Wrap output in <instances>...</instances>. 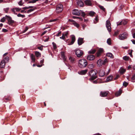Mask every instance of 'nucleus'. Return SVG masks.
Returning <instances> with one entry per match:
<instances>
[{"instance_id":"nucleus-1","label":"nucleus","mask_w":135,"mask_h":135,"mask_svg":"<svg viewBox=\"0 0 135 135\" xmlns=\"http://www.w3.org/2000/svg\"><path fill=\"white\" fill-rule=\"evenodd\" d=\"M97 71L95 70H91L89 72V75L91 76L89 80L90 81L93 80L97 78Z\"/></svg>"},{"instance_id":"nucleus-2","label":"nucleus","mask_w":135,"mask_h":135,"mask_svg":"<svg viewBox=\"0 0 135 135\" xmlns=\"http://www.w3.org/2000/svg\"><path fill=\"white\" fill-rule=\"evenodd\" d=\"M88 65L87 60L84 59H81L79 60L78 62V66L81 68L83 69Z\"/></svg>"},{"instance_id":"nucleus-3","label":"nucleus","mask_w":135,"mask_h":135,"mask_svg":"<svg viewBox=\"0 0 135 135\" xmlns=\"http://www.w3.org/2000/svg\"><path fill=\"white\" fill-rule=\"evenodd\" d=\"M6 20L7 21V23L8 25L10 26H12L13 24H15L16 22L12 20L11 17L9 16L6 15Z\"/></svg>"},{"instance_id":"nucleus-4","label":"nucleus","mask_w":135,"mask_h":135,"mask_svg":"<svg viewBox=\"0 0 135 135\" xmlns=\"http://www.w3.org/2000/svg\"><path fill=\"white\" fill-rule=\"evenodd\" d=\"M63 9V5L61 4H58L56 6V12L57 13H61Z\"/></svg>"},{"instance_id":"nucleus-5","label":"nucleus","mask_w":135,"mask_h":135,"mask_svg":"<svg viewBox=\"0 0 135 135\" xmlns=\"http://www.w3.org/2000/svg\"><path fill=\"white\" fill-rule=\"evenodd\" d=\"M75 53L77 56L79 58L80 57L84 54L83 51L79 49L76 50Z\"/></svg>"},{"instance_id":"nucleus-6","label":"nucleus","mask_w":135,"mask_h":135,"mask_svg":"<svg viewBox=\"0 0 135 135\" xmlns=\"http://www.w3.org/2000/svg\"><path fill=\"white\" fill-rule=\"evenodd\" d=\"M128 34L127 33H123L122 34L120 35L119 36V38L120 40H123L127 38Z\"/></svg>"},{"instance_id":"nucleus-7","label":"nucleus","mask_w":135,"mask_h":135,"mask_svg":"<svg viewBox=\"0 0 135 135\" xmlns=\"http://www.w3.org/2000/svg\"><path fill=\"white\" fill-rule=\"evenodd\" d=\"M106 26L108 31L110 32L111 31V23H110V21L108 20L106 21Z\"/></svg>"},{"instance_id":"nucleus-8","label":"nucleus","mask_w":135,"mask_h":135,"mask_svg":"<svg viewBox=\"0 0 135 135\" xmlns=\"http://www.w3.org/2000/svg\"><path fill=\"white\" fill-rule=\"evenodd\" d=\"M109 93L108 91H101L100 93V96L102 97H105L108 96Z\"/></svg>"},{"instance_id":"nucleus-9","label":"nucleus","mask_w":135,"mask_h":135,"mask_svg":"<svg viewBox=\"0 0 135 135\" xmlns=\"http://www.w3.org/2000/svg\"><path fill=\"white\" fill-rule=\"evenodd\" d=\"M21 8L19 7H15L11 9V10L12 12L15 14H17V13L15 12V10L17 12H19L20 10H21Z\"/></svg>"},{"instance_id":"nucleus-10","label":"nucleus","mask_w":135,"mask_h":135,"mask_svg":"<svg viewBox=\"0 0 135 135\" xmlns=\"http://www.w3.org/2000/svg\"><path fill=\"white\" fill-rule=\"evenodd\" d=\"M80 10L79 11L78 9H74L72 11V14L74 15L79 16L80 15Z\"/></svg>"},{"instance_id":"nucleus-11","label":"nucleus","mask_w":135,"mask_h":135,"mask_svg":"<svg viewBox=\"0 0 135 135\" xmlns=\"http://www.w3.org/2000/svg\"><path fill=\"white\" fill-rule=\"evenodd\" d=\"M76 3L78 7H83L84 6V3L81 0H77Z\"/></svg>"},{"instance_id":"nucleus-12","label":"nucleus","mask_w":135,"mask_h":135,"mask_svg":"<svg viewBox=\"0 0 135 135\" xmlns=\"http://www.w3.org/2000/svg\"><path fill=\"white\" fill-rule=\"evenodd\" d=\"M103 52V49L100 48L96 54L97 57H99L100 55Z\"/></svg>"},{"instance_id":"nucleus-13","label":"nucleus","mask_w":135,"mask_h":135,"mask_svg":"<svg viewBox=\"0 0 135 135\" xmlns=\"http://www.w3.org/2000/svg\"><path fill=\"white\" fill-rule=\"evenodd\" d=\"M83 39V38L79 37L78 38V43L79 46L81 45L84 43V41Z\"/></svg>"},{"instance_id":"nucleus-14","label":"nucleus","mask_w":135,"mask_h":135,"mask_svg":"<svg viewBox=\"0 0 135 135\" xmlns=\"http://www.w3.org/2000/svg\"><path fill=\"white\" fill-rule=\"evenodd\" d=\"M88 71V70L87 69H86L84 70H82L80 71H79L78 73L80 75H85L86 74Z\"/></svg>"},{"instance_id":"nucleus-15","label":"nucleus","mask_w":135,"mask_h":135,"mask_svg":"<svg viewBox=\"0 0 135 135\" xmlns=\"http://www.w3.org/2000/svg\"><path fill=\"white\" fill-rule=\"evenodd\" d=\"M98 73L100 76L102 77L105 75V72L104 71L102 70H100L98 72Z\"/></svg>"},{"instance_id":"nucleus-16","label":"nucleus","mask_w":135,"mask_h":135,"mask_svg":"<svg viewBox=\"0 0 135 135\" xmlns=\"http://www.w3.org/2000/svg\"><path fill=\"white\" fill-rule=\"evenodd\" d=\"M5 64L6 62L4 60H2L0 63V68H4L5 66Z\"/></svg>"},{"instance_id":"nucleus-17","label":"nucleus","mask_w":135,"mask_h":135,"mask_svg":"<svg viewBox=\"0 0 135 135\" xmlns=\"http://www.w3.org/2000/svg\"><path fill=\"white\" fill-rule=\"evenodd\" d=\"M95 58L94 55H90L88 56L87 57V59L88 60L91 61L94 60Z\"/></svg>"},{"instance_id":"nucleus-18","label":"nucleus","mask_w":135,"mask_h":135,"mask_svg":"<svg viewBox=\"0 0 135 135\" xmlns=\"http://www.w3.org/2000/svg\"><path fill=\"white\" fill-rule=\"evenodd\" d=\"M71 42L69 43V45H71L73 44L75 40V37L74 35H73L71 36Z\"/></svg>"},{"instance_id":"nucleus-19","label":"nucleus","mask_w":135,"mask_h":135,"mask_svg":"<svg viewBox=\"0 0 135 135\" xmlns=\"http://www.w3.org/2000/svg\"><path fill=\"white\" fill-rule=\"evenodd\" d=\"M61 57L62 58L64 61H66L67 57L65 56V52L64 51H61Z\"/></svg>"},{"instance_id":"nucleus-20","label":"nucleus","mask_w":135,"mask_h":135,"mask_svg":"<svg viewBox=\"0 0 135 135\" xmlns=\"http://www.w3.org/2000/svg\"><path fill=\"white\" fill-rule=\"evenodd\" d=\"M122 90L120 89L118 91L116 92L115 93V95L117 97L119 96L122 94Z\"/></svg>"},{"instance_id":"nucleus-21","label":"nucleus","mask_w":135,"mask_h":135,"mask_svg":"<svg viewBox=\"0 0 135 135\" xmlns=\"http://www.w3.org/2000/svg\"><path fill=\"white\" fill-rule=\"evenodd\" d=\"M69 60L72 63H74L75 62V58L72 56H70L69 57Z\"/></svg>"},{"instance_id":"nucleus-22","label":"nucleus","mask_w":135,"mask_h":135,"mask_svg":"<svg viewBox=\"0 0 135 135\" xmlns=\"http://www.w3.org/2000/svg\"><path fill=\"white\" fill-rule=\"evenodd\" d=\"M84 3L85 4L88 6H91L92 3L90 0H86L84 1Z\"/></svg>"},{"instance_id":"nucleus-23","label":"nucleus","mask_w":135,"mask_h":135,"mask_svg":"<svg viewBox=\"0 0 135 135\" xmlns=\"http://www.w3.org/2000/svg\"><path fill=\"white\" fill-rule=\"evenodd\" d=\"M113 79V76L112 75H110L108 76L106 79V82H108L110 81Z\"/></svg>"},{"instance_id":"nucleus-24","label":"nucleus","mask_w":135,"mask_h":135,"mask_svg":"<svg viewBox=\"0 0 135 135\" xmlns=\"http://www.w3.org/2000/svg\"><path fill=\"white\" fill-rule=\"evenodd\" d=\"M30 57L32 60V62H35V56L33 54H31Z\"/></svg>"},{"instance_id":"nucleus-25","label":"nucleus","mask_w":135,"mask_h":135,"mask_svg":"<svg viewBox=\"0 0 135 135\" xmlns=\"http://www.w3.org/2000/svg\"><path fill=\"white\" fill-rule=\"evenodd\" d=\"M97 63L99 66H101L103 64V61L101 59H99L97 61Z\"/></svg>"},{"instance_id":"nucleus-26","label":"nucleus","mask_w":135,"mask_h":135,"mask_svg":"<svg viewBox=\"0 0 135 135\" xmlns=\"http://www.w3.org/2000/svg\"><path fill=\"white\" fill-rule=\"evenodd\" d=\"M131 81L133 82H135V72L133 74L131 78Z\"/></svg>"},{"instance_id":"nucleus-27","label":"nucleus","mask_w":135,"mask_h":135,"mask_svg":"<svg viewBox=\"0 0 135 135\" xmlns=\"http://www.w3.org/2000/svg\"><path fill=\"white\" fill-rule=\"evenodd\" d=\"M35 54L36 57H40L41 56V54L40 53L37 51L35 52Z\"/></svg>"},{"instance_id":"nucleus-28","label":"nucleus","mask_w":135,"mask_h":135,"mask_svg":"<svg viewBox=\"0 0 135 135\" xmlns=\"http://www.w3.org/2000/svg\"><path fill=\"white\" fill-rule=\"evenodd\" d=\"M96 52V50L95 49H92L89 51L88 53L89 54H94Z\"/></svg>"},{"instance_id":"nucleus-29","label":"nucleus","mask_w":135,"mask_h":135,"mask_svg":"<svg viewBox=\"0 0 135 135\" xmlns=\"http://www.w3.org/2000/svg\"><path fill=\"white\" fill-rule=\"evenodd\" d=\"M106 56L108 57H110L111 58H114V56L110 53H108L106 54Z\"/></svg>"},{"instance_id":"nucleus-30","label":"nucleus","mask_w":135,"mask_h":135,"mask_svg":"<svg viewBox=\"0 0 135 135\" xmlns=\"http://www.w3.org/2000/svg\"><path fill=\"white\" fill-rule=\"evenodd\" d=\"M95 13L93 11H91L88 13V15L91 16L93 17L94 16Z\"/></svg>"},{"instance_id":"nucleus-31","label":"nucleus","mask_w":135,"mask_h":135,"mask_svg":"<svg viewBox=\"0 0 135 135\" xmlns=\"http://www.w3.org/2000/svg\"><path fill=\"white\" fill-rule=\"evenodd\" d=\"M107 42L108 45H111L112 42L111 39L110 38H109L107 40Z\"/></svg>"},{"instance_id":"nucleus-32","label":"nucleus","mask_w":135,"mask_h":135,"mask_svg":"<svg viewBox=\"0 0 135 135\" xmlns=\"http://www.w3.org/2000/svg\"><path fill=\"white\" fill-rule=\"evenodd\" d=\"M99 8L103 11L105 12V9L104 8V7L100 5L99 6Z\"/></svg>"},{"instance_id":"nucleus-33","label":"nucleus","mask_w":135,"mask_h":135,"mask_svg":"<svg viewBox=\"0 0 135 135\" xmlns=\"http://www.w3.org/2000/svg\"><path fill=\"white\" fill-rule=\"evenodd\" d=\"M33 7L32 6H29V7H23L22 8V9L24 10H26L27 9L32 8Z\"/></svg>"},{"instance_id":"nucleus-34","label":"nucleus","mask_w":135,"mask_h":135,"mask_svg":"<svg viewBox=\"0 0 135 135\" xmlns=\"http://www.w3.org/2000/svg\"><path fill=\"white\" fill-rule=\"evenodd\" d=\"M129 57L127 56H125L123 57V59L126 61H128L129 60Z\"/></svg>"},{"instance_id":"nucleus-35","label":"nucleus","mask_w":135,"mask_h":135,"mask_svg":"<svg viewBox=\"0 0 135 135\" xmlns=\"http://www.w3.org/2000/svg\"><path fill=\"white\" fill-rule=\"evenodd\" d=\"M17 16L18 17H21L22 18H24L25 17V15H21L20 13H19L17 14Z\"/></svg>"},{"instance_id":"nucleus-36","label":"nucleus","mask_w":135,"mask_h":135,"mask_svg":"<svg viewBox=\"0 0 135 135\" xmlns=\"http://www.w3.org/2000/svg\"><path fill=\"white\" fill-rule=\"evenodd\" d=\"M94 65L93 64H90L88 65V67L90 69H92L94 68Z\"/></svg>"},{"instance_id":"nucleus-37","label":"nucleus","mask_w":135,"mask_h":135,"mask_svg":"<svg viewBox=\"0 0 135 135\" xmlns=\"http://www.w3.org/2000/svg\"><path fill=\"white\" fill-rule=\"evenodd\" d=\"M52 44L53 46V48L54 50H55L57 48L56 45L54 42H52Z\"/></svg>"},{"instance_id":"nucleus-38","label":"nucleus","mask_w":135,"mask_h":135,"mask_svg":"<svg viewBox=\"0 0 135 135\" xmlns=\"http://www.w3.org/2000/svg\"><path fill=\"white\" fill-rule=\"evenodd\" d=\"M73 24L77 28H78L79 26V25L76 22H74L73 23Z\"/></svg>"},{"instance_id":"nucleus-39","label":"nucleus","mask_w":135,"mask_h":135,"mask_svg":"<svg viewBox=\"0 0 135 135\" xmlns=\"http://www.w3.org/2000/svg\"><path fill=\"white\" fill-rule=\"evenodd\" d=\"M119 31L118 30H117L113 34L114 36H116L118 35L119 34Z\"/></svg>"},{"instance_id":"nucleus-40","label":"nucleus","mask_w":135,"mask_h":135,"mask_svg":"<svg viewBox=\"0 0 135 135\" xmlns=\"http://www.w3.org/2000/svg\"><path fill=\"white\" fill-rule=\"evenodd\" d=\"M128 85V83L124 81L123 83V86L126 87Z\"/></svg>"},{"instance_id":"nucleus-41","label":"nucleus","mask_w":135,"mask_h":135,"mask_svg":"<svg viewBox=\"0 0 135 135\" xmlns=\"http://www.w3.org/2000/svg\"><path fill=\"white\" fill-rule=\"evenodd\" d=\"M1 76H0V81H2V80H4L5 79V76L2 75H1Z\"/></svg>"},{"instance_id":"nucleus-42","label":"nucleus","mask_w":135,"mask_h":135,"mask_svg":"<svg viewBox=\"0 0 135 135\" xmlns=\"http://www.w3.org/2000/svg\"><path fill=\"white\" fill-rule=\"evenodd\" d=\"M6 19V17H3L1 19L0 21L2 22H4L5 21Z\"/></svg>"},{"instance_id":"nucleus-43","label":"nucleus","mask_w":135,"mask_h":135,"mask_svg":"<svg viewBox=\"0 0 135 135\" xmlns=\"http://www.w3.org/2000/svg\"><path fill=\"white\" fill-rule=\"evenodd\" d=\"M125 71L124 69H122L120 71V74H123L125 72Z\"/></svg>"},{"instance_id":"nucleus-44","label":"nucleus","mask_w":135,"mask_h":135,"mask_svg":"<svg viewBox=\"0 0 135 135\" xmlns=\"http://www.w3.org/2000/svg\"><path fill=\"white\" fill-rule=\"evenodd\" d=\"M35 8L31 9L28 10L27 12V13H28L30 12L33 11L35 9Z\"/></svg>"},{"instance_id":"nucleus-45","label":"nucleus","mask_w":135,"mask_h":135,"mask_svg":"<svg viewBox=\"0 0 135 135\" xmlns=\"http://www.w3.org/2000/svg\"><path fill=\"white\" fill-rule=\"evenodd\" d=\"M22 0H20V1L18 2V4L20 6H22L23 5V3H22Z\"/></svg>"},{"instance_id":"nucleus-46","label":"nucleus","mask_w":135,"mask_h":135,"mask_svg":"<svg viewBox=\"0 0 135 135\" xmlns=\"http://www.w3.org/2000/svg\"><path fill=\"white\" fill-rule=\"evenodd\" d=\"M37 48L41 50H43V46L41 45L40 46H38L37 47Z\"/></svg>"},{"instance_id":"nucleus-47","label":"nucleus","mask_w":135,"mask_h":135,"mask_svg":"<svg viewBox=\"0 0 135 135\" xmlns=\"http://www.w3.org/2000/svg\"><path fill=\"white\" fill-rule=\"evenodd\" d=\"M107 59L105 58V59H104V61H103V65L107 63Z\"/></svg>"},{"instance_id":"nucleus-48","label":"nucleus","mask_w":135,"mask_h":135,"mask_svg":"<svg viewBox=\"0 0 135 135\" xmlns=\"http://www.w3.org/2000/svg\"><path fill=\"white\" fill-rule=\"evenodd\" d=\"M28 29V27L27 26L26 27L25 29L22 32L23 33L25 32Z\"/></svg>"},{"instance_id":"nucleus-49","label":"nucleus","mask_w":135,"mask_h":135,"mask_svg":"<svg viewBox=\"0 0 135 135\" xmlns=\"http://www.w3.org/2000/svg\"><path fill=\"white\" fill-rule=\"evenodd\" d=\"M4 60H6L7 61H8L9 60V58L8 57L6 56L4 58Z\"/></svg>"},{"instance_id":"nucleus-50","label":"nucleus","mask_w":135,"mask_h":135,"mask_svg":"<svg viewBox=\"0 0 135 135\" xmlns=\"http://www.w3.org/2000/svg\"><path fill=\"white\" fill-rule=\"evenodd\" d=\"M92 82L94 84H97L98 83L97 79L96 80L94 81L92 80Z\"/></svg>"},{"instance_id":"nucleus-51","label":"nucleus","mask_w":135,"mask_h":135,"mask_svg":"<svg viewBox=\"0 0 135 135\" xmlns=\"http://www.w3.org/2000/svg\"><path fill=\"white\" fill-rule=\"evenodd\" d=\"M9 10V8H6L4 9V11H5V12L6 13H7L8 12V11Z\"/></svg>"},{"instance_id":"nucleus-52","label":"nucleus","mask_w":135,"mask_h":135,"mask_svg":"<svg viewBox=\"0 0 135 135\" xmlns=\"http://www.w3.org/2000/svg\"><path fill=\"white\" fill-rule=\"evenodd\" d=\"M85 15L86 14L84 12H81V15L82 16L84 17L85 16Z\"/></svg>"},{"instance_id":"nucleus-53","label":"nucleus","mask_w":135,"mask_h":135,"mask_svg":"<svg viewBox=\"0 0 135 135\" xmlns=\"http://www.w3.org/2000/svg\"><path fill=\"white\" fill-rule=\"evenodd\" d=\"M8 31V30L6 29L3 28L2 31L4 32H6Z\"/></svg>"},{"instance_id":"nucleus-54","label":"nucleus","mask_w":135,"mask_h":135,"mask_svg":"<svg viewBox=\"0 0 135 135\" xmlns=\"http://www.w3.org/2000/svg\"><path fill=\"white\" fill-rule=\"evenodd\" d=\"M68 34V31L65 32L64 33H63L62 34H63L64 35V37H65V36H67Z\"/></svg>"},{"instance_id":"nucleus-55","label":"nucleus","mask_w":135,"mask_h":135,"mask_svg":"<svg viewBox=\"0 0 135 135\" xmlns=\"http://www.w3.org/2000/svg\"><path fill=\"white\" fill-rule=\"evenodd\" d=\"M61 33V31H60L59 32H58L56 35V36H60V35Z\"/></svg>"},{"instance_id":"nucleus-56","label":"nucleus","mask_w":135,"mask_h":135,"mask_svg":"<svg viewBox=\"0 0 135 135\" xmlns=\"http://www.w3.org/2000/svg\"><path fill=\"white\" fill-rule=\"evenodd\" d=\"M122 24H123L122 21H121L120 22H119L117 23V25L119 26V25H122Z\"/></svg>"},{"instance_id":"nucleus-57","label":"nucleus","mask_w":135,"mask_h":135,"mask_svg":"<svg viewBox=\"0 0 135 135\" xmlns=\"http://www.w3.org/2000/svg\"><path fill=\"white\" fill-rule=\"evenodd\" d=\"M95 21L97 22H98V21L99 19L98 18V16H96L95 17Z\"/></svg>"},{"instance_id":"nucleus-58","label":"nucleus","mask_w":135,"mask_h":135,"mask_svg":"<svg viewBox=\"0 0 135 135\" xmlns=\"http://www.w3.org/2000/svg\"><path fill=\"white\" fill-rule=\"evenodd\" d=\"M60 38L62 39H64L65 38V37L64 36V35L63 34H62V36L61 37H60Z\"/></svg>"},{"instance_id":"nucleus-59","label":"nucleus","mask_w":135,"mask_h":135,"mask_svg":"<svg viewBox=\"0 0 135 135\" xmlns=\"http://www.w3.org/2000/svg\"><path fill=\"white\" fill-rule=\"evenodd\" d=\"M127 23V22L126 21H122V23L123 25H125Z\"/></svg>"},{"instance_id":"nucleus-60","label":"nucleus","mask_w":135,"mask_h":135,"mask_svg":"<svg viewBox=\"0 0 135 135\" xmlns=\"http://www.w3.org/2000/svg\"><path fill=\"white\" fill-rule=\"evenodd\" d=\"M119 77V75H117L115 78H114V80H116Z\"/></svg>"},{"instance_id":"nucleus-61","label":"nucleus","mask_w":135,"mask_h":135,"mask_svg":"<svg viewBox=\"0 0 135 135\" xmlns=\"http://www.w3.org/2000/svg\"><path fill=\"white\" fill-rule=\"evenodd\" d=\"M44 59H42V60H41L40 61V64H43L44 62Z\"/></svg>"},{"instance_id":"nucleus-62","label":"nucleus","mask_w":135,"mask_h":135,"mask_svg":"<svg viewBox=\"0 0 135 135\" xmlns=\"http://www.w3.org/2000/svg\"><path fill=\"white\" fill-rule=\"evenodd\" d=\"M47 32V31H44L41 34V35L42 36L44 35Z\"/></svg>"},{"instance_id":"nucleus-63","label":"nucleus","mask_w":135,"mask_h":135,"mask_svg":"<svg viewBox=\"0 0 135 135\" xmlns=\"http://www.w3.org/2000/svg\"><path fill=\"white\" fill-rule=\"evenodd\" d=\"M49 36H47V38H46L45 40H44V41L45 42H46L48 41H49Z\"/></svg>"},{"instance_id":"nucleus-64","label":"nucleus","mask_w":135,"mask_h":135,"mask_svg":"<svg viewBox=\"0 0 135 135\" xmlns=\"http://www.w3.org/2000/svg\"><path fill=\"white\" fill-rule=\"evenodd\" d=\"M124 7V6L123 5H121L120 6V9H119L120 10H121L122 8H123V7Z\"/></svg>"}]
</instances>
